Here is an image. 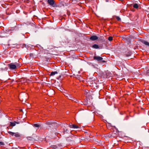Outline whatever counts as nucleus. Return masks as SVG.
I'll list each match as a JSON object with an SVG mask.
<instances>
[{"label": "nucleus", "mask_w": 149, "mask_h": 149, "mask_svg": "<svg viewBox=\"0 0 149 149\" xmlns=\"http://www.w3.org/2000/svg\"><path fill=\"white\" fill-rule=\"evenodd\" d=\"M92 47L93 48L95 49H99V46L97 44H94L92 46Z\"/></svg>", "instance_id": "nucleus-10"}, {"label": "nucleus", "mask_w": 149, "mask_h": 149, "mask_svg": "<svg viewBox=\"0 0 149 149\" xmlns=\"http://www.w3.org/2000/svg\"><path fill=\"white\" fill-rule=\"evenodd\" d=\"M87 104V102H85V104H84L85 105H86V104Z\"/></svg>", "instance_id": "nucleus-21"}, {"label": "nucleus", "mask_w": 149, "mask_h": 149, "mask_svg": "<svg viewBox=\"0 0 149 149\" xmlns=\"http://www.w3.org/2000/svg\"><path fill=\"white\" fill-rule=\"evenodd\" d=\"M116 19L118 21H120V18L119 17H116Z\"/></svg>", "instance_id": "nucleus-17"}, {"label": "nucleus", "mask_w": 149, "mask_h": 149, "mask_svg": "<svg viewBox=\"0 0 149 149\" xmlns=\"http://www.w3.org/2000/svg\"><path fill=\"white\" fill-rule=\"evenodd\" d=\"M69 111H66V113L67 115H68L69 114Z\"/></svg>", "instance_id": "nucleus-20"}, {"label": "nucleus", "mask_w": 149, "mask_h": 149, "mask_svg": "<svg viewBox=\"0 0 149 149\" xmlns=\"http://www.w3.org/2000/svg\"><path fill=\"white\" fill-rule=\"evenodd\" d=\"M140 40L143 43L146 45L149 46V42L142 39L141 40Z\"/></svg>", "instance_id": "nucleus-9"}, {"label": "nucleus", "mask_w": 149, "mask_h": 149, "mask_svg": "<svg viewBox=\"0 0 149 149\" xmlns=\"http://www.w3.org/2000/svg\"><path fill=\"white\" fill-rule=\"evenodd\" d=\"M10 69H14L16 68V65L12 63H11L8 65Z\"/></svg>", "instance_id": "nucleus-4"}, {"label": "nucleus", "mask_w": 149, "mask_h": 149, "mask_svg": "<svg viewBox=\"0 0 149 149\" xmlns=\"http://www.w3.org/2000/svg\"><path fill=\"white\" fill-rule=\"evenodd\" d=\"M64 95L68 99H70V100H72V101H74V102H77V101H77V100H73L72 99H73V98L72 96H71V95L70 94H69L68 93H65L64 94Z\"/></svg>", "instance_id": "nucleus-3"}, {"label": "nucleus", "mask_w": 149, "mask_h": 149, "mask_svg": "<svg viewBox=\"0 0 149 149\" xmlns=\"http://www.w3.org/2000/svg\"><path fill=\"white\" fill-rule=\"evenodd\" d=\"M94 59L97 60V61H99L103 59V58L101 57L95 56L93 57Z\"/></svg>", "instance_id": "nucleus-5"}, {"label": "nucleus", "mask_w": 149, "mask_h": 149, "mask_svg": "<svg viewBox=\"0 0 149 149\" xmlns=\"http://www.w3.org/2000/svg\"><path fill=\"white\" fill-rule=\"evenodd\" d=\"M47 2L48 4L53 7H55L56 5L55 3V1L54 0H48Z\"/></svg>", "instance_id": "nucleus-2"}, {"label": "nucleus", "mask_w": 149, "mask_h": 149, "mask_svg": "<svg viewBox=\"0 0 149 149\" xmlns=\"http://www.w3.org/2000/svg\"><path fill=\"white\" fill-rule=\"evenodd\" d=\"M79 128V127L78 126L75 125L74 124H73L72 128Z\"/></svg>", "instance_id": "nucleus-14"}, {"label": "nucleus", "mask_w": 149, "mask_h": 149, "mask_svg": "<svg viewBox=\"0 0 149 149\" xmlns=\"http://www.w3.org/2000/svg\"><path fill=\"white\" fill-rule=\"evenodd\" d=\"M52 148L55 149L57 148V146L56 145H53L52 146Z\"/></svg>", "instance_id": "nucleus-15"}, {"label": "nucleus", "mask_w": 149, "mask_h": 149, "mask_svg": "<svg viewBox=\"0 0 149 149\" xmlns=\"http://www.w3.org/2000/svg\"><path fill=\"white\" fill-rule=\"evenodd\" d=\"M54 123L52 121L50 120H48L46 122V124L49 125L50 127L51 126V125H52Z\"/></svg>", "instance_id": "nucleus-8"}, {"label": "nucleus", "mask_w": 149, "mask_h": 149, "mask_svg": "<svg viewBox=\"0 0 149 149\" xmlns=\"http://www.w3.org/2000/svg\"><path fill=\"white\" fill-rule=\"evenodd\" d=\"M8 132L10 135L12 136H15L16 137H20V135L18 132H13L10 131H8Z\"/></svg>", "instance_id": "nucleus-1"}, {"label": "nucleus", "mask_w": 149, "mask_h": 149, "mask_svg": "<svg viewBox=\"0 0 149 149\" xmlns=\"http://www.w3.org/2000/svg\"><path fill=\"white\" fill-rule=\"evenodd\" d=\"M98 37L96 36H93L91 37L90 39L92 40H95L98 39Z\"/></svg>", "instance_id": "nucleus-7"}, {"label": "nucleus", "mask_w": 149, "mask_h": 149, "mask_svg": "<svg viewBox=\"0 0 149 149\" xmlns=\"http://www.w3.org/2000/svg\"><path fill=\"white\" fill-rule=\"evenodd\" d=\"M4 143L3 142H1V146H3L4 145Z\"/></svg>", "instance_id": "nucleus-19"}, {"label": "nucleus", "mask_w": 149, "mask_h": 149, "mask_svg": "<svg viewBox=\"0 0 149 149\" xmlns=\"http://www.w3.org/2000/svg\"><path fill=\"white\" fill-rule=\"evenodd\" d=\"M33 126L36 127H40L41 125L38 123H35L33 124Z\"/></svg>", "instance_id": "nucleus-11"}, {"label": "nucleus", "mask_w": 149, "mask_h": 149, "mask_svg": "<svg viewBox=\"0 0 149 149\" xmlns=\"http://www.w3.org/2000/svg\"><path fill=\"white\" fill-rule=\"evenodd\" d=\"M57 73L58 72L57 71L52 72L51 73L50 75H54L56 74H57Z\"/></svg>", "instance_id": "nucleus-12"}, {"label": "nucleus", "mask_w": 149, "mask_h": 149, "mask_svg": "<svg viewBox=\"0 0 149 149\" xmlns=\"http://www.w3.org/2000/svg\"><path fill=\"white\" fill-rule=\"evenodd\" d=\"M73 125L72 124H70L69 125V127L70 128H72Z\"/></svg>", "instance_id": "nucleus-18"}, {"label": "nucleus", "mask_w": 149, "mask_h": 149, "mask_svg": "<svg viewBox=\"0 0 149 149\" xmlns=\"http://www.w3.org/2000/svg\"><path fill=\"white\" fill-rule=\"evenodd\" d=\"M133 7L135 8H138V5L137 3H134L133 5Z\"/></svg>", "instance_id": "nucleus-13"}, {"label": "nucleus", "mask_w": 149, "mask_h": 149, "mask_svg": "<svg viewBox=\"0 0 149 149\" xmlns=\"http://www.w3.org/2000/svg\"><path fill=\"white\" fill-rule=\"evenodd\" d=\"M108 39L109 41H111L113 40V37L112 36H109Z\"/></svg>", "instance_id": "nucleus-16"}, {"label": "nucleus", "mask_w": 149, "mask_h": 149, "mask_svg": "<svg viewBox=\"0 0 149 149\" xmlns=\"http://www.w3.org/2000/svg\"><path fill=\"white\" fill-rule=\"evenodd\" d=\"M1 29L3 30V29L1 27Z\"/></svg>", "instance_id": "nucleus-22"}, {"label": "nucleus", "mask_w": 149, "mask_h": 149, "mask_svg": "<svg viewBox=\"0 0 149 149\" xmlns=\"http://www.w3.org/2000/svg\"><path fill=\"white\" fill-rule=\"evenodd\" d=\"M19 122H17L15 121L10 122L9 125L10 126L13 127L16 124H19Z\"/></svg>", "instance_id": "nucleus-6"}]
</instances>
